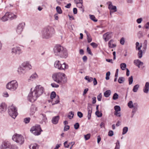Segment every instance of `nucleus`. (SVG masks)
<instances>
[{
  "label": "nucleus",
  "instance_id": "nucleus-42",
  "mask_svg": "<svg viewBox=\"0 0 149 149\" xmlns=\"http://www.w3.org/2000/svg\"><path fill=\"white\" fill-rule=\"evenodd\" d=\"M110 75V72L108 71L107 72L106 74V77L105 79L106 80H108L109 79V76Z\"/></svg>",
  "mask_w": 149,
  "mask_h": 149
},
{
  "label": "nucleus",
  "instance_id": "nucleus-14",
  "mask_svg": "<svg viewBox=\"0 0 149 149\" xmlns=\"http://www.w3.org/2000/svg\"><path fill=\"white\" fill-rule=\"evenodd\" d=\"M11 53L15 55H19L22 53V50L20 47H16L12 49Z\"/></svg>",
  "mask_w": 149,
  "mask_h": 149
},
{
  "label": "nucleus",
  "instance_id": "nucleus-21",
  "mask_svg": "<svg viewBox=\"0 0 149 149\" xmlns=\"http://www.w3.org/2000/svg\"><path fill=\"white\" fill-rule=\"evenodd\" d=\"M59 119V116H58L53 117L52 120V123L54 124H56L58 123Z\"/></svg>",
  "mask_w": 149,
  "mask_h": 149
},
{
  "label": "nucleus",
  "instance_id": "nucleus-10",
  "mask_svg": "<svg viewBox=\"0 0 149 149\" xmlns=\"http://www.w3.org/2000/svg\"><path fill=\"white\" fill-rule=\"evenodd\" d=\"M128 107L130 108H133L132 111V113H133L132 116L134 115V113L137 111L138 108V104L137 103H133L132 101H130L127 104Z\"/></svg>",
  "mask_w": 149,
  "mask_h": 149
},
{
  "label": "nucleus",
  "instance_id": "nucleus-33",
  "mask_svg": "<svg viewBox=\"0 0 149 149\" xmlns=\"http://www.w3.org/2000/svg\"><path fill=\"white\" fill-rule=\"evenodd\" d=\"M56 10L57 12L59 14H61L62 13V11L60 7L58 6L56 8Z\"/></svg>",
  "mask_w": 149,
  "mask_h": 149
},
{
  "label": "nucleus",
  "instance_id": "nucleus-18",
  "mask_svg": "<svg viewBox=\"0 0 149 149\" xmlns=\"http://www.w3.org/2000/svg\"><path fill=\"white\" fill-rule=\"evenodd\" d=\"M27 71V70L21 66L19 67L17 70L18 73L20 75L24 74Z\"/></svg>",
  "mask_w": 149,
  "mask_h": 149
},
{
  "label": "nucleus",
  "instance_id": "nucleus-30",
  "mask_svg": "<svg viewBox=\"0 0 149 149\" xmlns=\"http://www.w3.org/2000/svg\"><path fill=\"white\" fill-rule=\"evenodd\" d=\"M116 145L114 149H120V145L119 141L117 140L116 143Z\"/></svg>",
  "mask_w": 149,
  "mask_h": 149
},
{
  "label": "nucleus",
  "instance_id": "nucleus-35",
  "mask_svg": "<svg viewBox=\"0 0 149 149\" xmlns=\"http://www.w3.org/2000/svg\"><path fill=\"white\" fill-rule=\"evenodd\" d=\"M37 77V75L36 73H34L32 74L30 77L29 79L33 81V79H35Z\"/></svg>",
  "mask_w": 149,
  "mask_h": 149
},
{
  "label": "nucleus",
  "instance_id": "nucleus-1",
  "mask_svg": "<svg viewBox=\"0 0 149 149\" xmlns=\"http://www.w3.org/2000/svg\"><path fill=\"white\" fill-rule=\"evenodd\" d=\"M44 91L45 89L43 87L40 85L37 86L34 90L29 94L28 100L30 102H34L43 94Z\"/></svg>",
  "mask_w": 149,
  "mask_h": 149
},
{
  "label": "nucleus",
  "instance_id": "nucleus-8",
  "mask_svg": "<svg viewBox=\"0 0 149 149\" xmlns=\"http://www.w3.org/2000/svg\"><path fill=\"white\" fill-rule=\"evenodd\" d=\"M54 66L55 68L60 70H65L68 68V65L64 63L63 64L61 63L59 61H56L54 63Z\"/></svg>",
  "mask_w": 149,
  "mask_h": 149
},
{
  "label": "nucleus",
  "instance_id": "nucleus-25",
  "mask_svg": "<svg viewBox=\"0 0 149 149\" xmlns=\"http://www.w3.org/2000/svg\"><path fill=\"white\" fill-rule=\"evenodd\" d=\"M111 92L109 90L106 91L104 94V96L106 97H108L111 95Z\"/></svg>",
  "mask_w": 149,
  "mask_h": 149
},
{
  "label": "nucleus",
  "instance_id": "nucleus-34",
  "mask_svg": "<svg viewBox=\"0 0 149 149\" xmlns=\"http://www.w3.org/2000/svg\"><path fill=\"white\" fill-rule=\"evenodd\" d=\"M140 60L137 59L134 60V63L135 64V65H136L137 66H138L139 67V68H140V66H139V63L140 62Z\"/></svg>",
  "mask_w": 149,
  "mask_h": 149
},
{
  "label": "nucleus",
  "instance_id": "nucleus-11",
  "mask_svg": "<svg viewBox=\"0 0 149 149\" xmlns=\"http://www.w3.org/2000/svg\"><path fill=\"white\" fill-rule=\"evenodd\" d=\"M6 16H8V19H16L17 16L16 15H15L13 14L10 12H7L6 13L5 15L1 19L3 22H5L7 21V19H6L4 20V18Z\"/></svg>",
  "mask_w": 149,
  "mask_h": 149
},
{
  "label": "nucleus",
  "instance_id": "nucleus-63",
  "mask_svg": "<svg viewBox=\"0 0 149 149\" xmlns=\"http://www.w3.org/2000/svg\"><path fill=\"white\" fill-rule=\"evenodd\" d=\"M77 9L76 8H74L73 9V12L74 14H77Z\"/></svg>",
  "mask_w": 149,
  "mask_h": 149
},
{
  "label": "nucleus",
  "instance_id": "nucleus-29",
  "mask_svg": "<svg viewBox=\"0 0 149 149\" xmlns=\"http://www.w3.org/2000/svg\"><path fill=\"white\" fill-rule=\"evenodd\" d=\"M128 131V128L127 127H125L123 128V132L122 134L124 135L126 134Z\"/></svg>",
  "mask_w": 149,
  "mask_h": 149
},
{
  "label": "nucleus",
  "instance_id": "nucleus-52",
  "mask_svg": "<svg viewBox=\"0 0 149 149\" xmlns=\"http://www.w3.org/2000/svg\"><path fill=\"white\" fill-rule=\"evenodd\" d=\"M59 102V97L58 95H57V100L55 101L54 103H53L52 104L53 105L55 104H58Z\"/></svg>",
  "mask_w": 149,
  "mask_h": 149
},
{
  "label": "nucleus",
  "instance_id": "nucleus-53",
  "mask_svg": "<svg viewBox=\"0 0 149 149\" xmlns=\"http://www.w3.org/2000/svg\"><path fill=\"white\" fill-rule=\"evenodd\" d=\"M67 143L68 141H66L64 143V146L66 148H68L69 146V144H68Z\"/></svg>",
  "mask_w": 149,
  "mask_h": 149
},
{
  "label": "nucleus",
  "instance_id": "nucleus-22",
  "mask_svg": "<svg viewBox=\"0 0 149 149\" xmlns=\"http://www.w3.org/2000/svg\"><path fill=\"white\" fill-rule=\"evenodd\" d=\"M108 8L110 10H113L114 12L117 11V8L116 6H113L111 2H109V4Z\"/></svg>",
  "mask_w": 149,
  "mask_h": 149
},
{
  "label": "nucleus",
  "instance_id": "nucleus-48",
  "mask_svg": "<svg viewBox=\"0 0 149 149\" xmlns=\"http://www.w3.org/2000/svg\"><path fill=\"white\" fill-rule=\"evenodd\" d=\"M77 114L79 118H81L83 117V113L81 112L78 111L77 113Z\"/></svg>",
  "mask_w": 149,
  "mask_h": 149
},
{
  "label": "nucleus",
  "instance_id": "nucleus-24",
  "mask_svg": "<svg viewBox=\"0 0 149 149\" xmlns=\"http://www.w3.org/2000/svg\"><path fill=\"white\" fill-rule=\"evenodd\" d=\"M113 40H111L109 41L108 43V46L109 47L111 48H113L116 46V44H112V43L113 42Z\"/></svg>",
  "mask_w": 149,
  "mask_h": 149
},
{
  "label": "nucleus",
  "instance_id": "nucleus-36",
  "mask_svg": "<svg viewBox=\"0 0 149 149\" xmlns=\"http://www.w3.org/2000/svg\"><path fill=\"white\" fill-rule=\"evenodd\" d=\"M128 81L129 85H131L133 81V77L132 76L129 77Z\"/></svg>",
  "mask_w": 149,
  "mask_h": 149
},
{
  "label": "nucleus",
  "instance_id": "nucleus-50",
  "mask_svg": "<svg viewBox=\"0 0 149 149\" xmlns=\"http://www.w3.org/2000/svg\"><path fill=\"white\" fill-rule=\"evenodd\" d=\"M120 44L122 45H123L125 43V39L123 38H122L120 40Z\"/></svg>",
  "mask_w": 149,
  "mask_h": 149
},
{
  "label": "nucleus",
  "instance_id": "nucleus-31",
  "mask_svg": "<svg viewBox=\"0 0 149 149\" xmlns=\"http://www.w3.org/2000/svg\"><path fill=\"white\" fill-rule=\"evenodd\" d=\"M56 97V94L54 91L52 92L50 95V98L51 99H53Z\"/></svg>",
  "mask_w": 149,
  "mask_h": 149
},
{
  "label": "nucleus",
  "instance_id": "nucleus-38",
  "mask_svg": "<svg viewBox=\"0 0 149 149\" xmlns=\"http://www.w3.org/2000/svg\"><path fill=\"white\" fill-rule=\"evenodd\" d=\"M95 115L98 117H100L102 116V114L101 113H100L98 111H97L95 113Z\"/></svg>",
  "mask_w": 149,
  "mask_h": 149
},
{
  "label": "nucleus",
  "instance_id": "nucleus-43",
  "mask_svg": "<svg viewBox=\"0 0 149 149\" xmlns=\"http://www.w3.org/2000/svg\"><path fill=\"white\" fill-rule=\"evenodd\" d=\"M120 111H115L114 113V115L119 117H120L121 116V114L119 112Z\"/></svg>",
  "mask_w": 149,
  "mask_h": 149
},
{
  "label": "nucleus",
  "instance_id": "nucleus-49",
  "mask_svg": "<svg viewBox=\"0 0 149 149\" xmlns=\"http://www.w3.org/2000/svg\"><path fill=\"white\" fill-rule=\"evenodd\" d=\"M87 41L88 43L92 41V39L90 36H89V35H87Z\"/></svg>",
  "mask_w": 149,
  "mask_h": 149
},
{
  "label": "nucleus",
  "instance_id": "nucleus-28",
  "mask_svg": "<svg viewBox=\"0 0 149 149\" xmlns=\"http://www.w3.org/2000/svg\"><path fill=\"white\" fill-rule=\"evenodd\" d=\"M89 16L90 19L94 22H97V20L96 18L94 15H89Z\"/></svg>",
  "mask_w": 149,
  "mask_h": 149
},
{
  "label": "nucleus",
  "instance_id": "nucleus-57",
  "mask_svg": "<svg viewBox=\"0 0 149 149\" xmlns=\"http://www.w3.org/2000/svg\"><path fill=\"white\" fill-rule=\"evenodd\" d=\"M142 21V18H141L138 19L136 20V22L138 24H140L141 23Z\"/></svg>",
  "mask_w": 149,
  "mask_h": 149
},
{
  "label": "nucleus",
  "instance_id": "nucleus-60",
  "mask_svg": "<svg viewBox=\"0 0 149 149\" xmlns=\"http://www.w3.org/2000/svg\"><path fill=\"white\" fill-rule=\"evenodd\" d=\"M92 103L93 104H95L96 102V97H93L92 98Z\"/></svg>",
  "mask_w": 149,
  "mask_h": 149
},
{
  "label": "nucleus",
  "instance_id": "nucleus-12",
  "mask_svg": "<svg viewBox=\"0 0 149 149\" xmlns=\"http://www.w3.org/2000/svg\"><path fill=\"white\" fill-rule=\"evenodd\" d=\"M139 45V43L138 42H136V50H139V52L138 53V55L139 58H142L143 55V52L141 50V48L142 47V45L139 46H138Z\"/></svg>",
  "mask_w": 149,
  "mask_h": 149
},
{
  "label": "nucleus",
  "instance_id": "nucleus-39",
  "mask_svg": "<svg viewBox=\"0 0 149 149\" xmlns=\"http://www.w3.org/2000/svg\"><path fill=\"white\" fill-rule=\"evenodd\" d=\"M114 109L115 110V111H120L121 110L120 107L118 105H116L114 107Z\"/></svg>",
  "mask_w": 149,
  "mask_h": 149
},
{
  "label": "nucleus",
  "instance_id": "nucleus-62",
  "mask_svg": "<svg viewBox=\"0 0 149 149\" xmlns=\"http://www.w3.org/2000/svg\"><path fill=\"white\" fill-rule=\"evenodd\" d=\"M40 115H41L43 117V120H44L47 119V118L46 116L45 115L43 114H41Z\"/></svg>",
  "mask_w": 149,
  "mask_h": 149
},
{
  "label": "nucleus",
  "instance_id": "nucleus-54",
  "mask_svg": "<svg viewBox=\"0 0 149 149\" xmlns=\"http://www.w3.org/2000/svg\"><path fill=\"white\" fill-rule=\"evenodd\" d=\"M149 88L144 87L143 89V92L146 93H148L149 91Z\"/></svg>",
  "mask_w": 149,
  "mask_h": 149
},
{
  "label": "nucleus",
  "instance_id": "nucleus-61",
  "mask_svg": "<svg viewBox=\"0 0 149 149\" xmlns=\"http://www.w3.org/2000/svg\"><path fill=\"white\" fill-rule=\"evenodd\" d=\"M93 83L94 85H96L97 84V81L95 78L93 79Z\"/></svg>",
  "mask_w": 149,
  "mask_h": 149
},
{
  "label": "nucleus",
  "instance_id": "nucleus-27",
  "mask_svg": "<svg viewBox=\"0 0 149 149\" xmlns=\"http://www.w3.org/2000/svg\"><path fill=\"white\" fill-rule=\"evenodd\" d=\"M125 80V78L124 77H119L118 80V82L120 84H122L123 83Z\"/></svg>",
  "mask_w": 149,
  "mask_h": 149
},
{
  "label": "nucleus",
  "instance_id": "nucleus-32",
  "mask_svg": "<svg viewBox=\"0 0 149 149\" xmlns=\"http://www.w3.org/2000/svg\"><path fill=\"white\" fill-rule=\"evenodd\" d=\"M120 68L123 70H124L126 68V65L125 63H121L120 64Z\"/></svg>",
  "mask_w": 149,
  "mask_h": 149
},
{
  "label": "nucleus",
  "instance_id": "nucleus-20",
  "mask_svg": "<svg viewBox=\"0 0 149 149\" xmlns=\"http://www.w3.org/2000/svg\"><path fill=\"white\" fill-rule=\"evenodd\" d=\"M6 105L4 103H2L0 104V112L3 113L5 111L6 109Z\"/></svg>",
  "mask_w": 149,
  "mask_h": 149
},
{
  "label": "nucleus",
  "instance_id": "nucleus-59",
  "mask_svg": "<svg viewBox=\"0 0 149 149\" xmlns=\"http://www.w3.org/2000/svg\"><path fill=\"white\" fill-rule=\"evenodd\" d=\"M70 128V126L68 125H66L65 127L64 128V130L65 131H67Z\"/></svg>",
  "mask_w": 149,
  "mask_h": 149
},
{
  "label": "nucleus",
  "instance_id": "nucleus-7",
  "mask_svg": "<svg viewBox=\"0 0 149 149\" xmlns=\"http://www.w3.org/2000/svg\"><path fill=\"white\" fill-rule=\"evenodd\" d=\"M12 139L20 145L22 144L24 142V138L22 135L17 134L13 136Z\"/></svg>",
  "mask_w": 149,
  "mask_h": 149
},
{
  "label": "nucleus",
  "instance_id": "nucleus-64",
  "mask_svg": "<svg viewBox=\"0 0 149 149\" xmlns=\"http://www.w3.org/2000/svg\"><path fill=\"white\" fill-rule=\"evenodd\" d=\"M144 87L149 88V82H146V83Z\"/></svg>",
  "mask_w": 149,
  "mask_h": 149
},
{
  "label": "nucleus",
  "instance_id": "nucleus-44",
  "mask_svg": "<svg viewBox=\"0 0 149 149\" xmlns=\"http://www.w3.org/2000/svg\"><path fill=\"white\" fill-rule=\"evenodd\" d=\"M79 127V124L78 123H76L74 125V128L75 130L78 129Z\"/></svg>",
  "mask_w": 149,
  "mask_h": 149
},
{
  "label": "nucleus",
  "instance_id": "nucleus-51",
  "mask_svg": "<svg viewBox=\"0 0 149 149\" xmlns=\"http://www.w3.org/2000/svg\"><path fill=\"white\" fill-rule=\"evenodd\" d=\"M91 45L93 47V48H96L97 46V45L94 42H92L91 43Z\"/></svg>",
  "mask_w": 149,
  "mask_h": 149
},
{
  "label": "nucleus",
  "instance_id": "nucleus-9",
  "mask_svg": "<svg viewBox=\"0 0 149 149\" xmlns=\"http://www.w3.org/2000/svg\"><path fill=\"white\" fill-rule=\"evenodd\" d=\"M8 111L10 116L13 118H15L18 114L16 108L13 105L9 107Z\"/></svg>",
  "mask_w": 149,
  "mask_h": 149
},
{
  "label": "nucleus",
  "instance_id": "nucleus-19",
  "mask_svg": "<svg viewBox=\"0 0 149 149\" xmlns=\"http://www.w3.org/2000/svg\"><path fill=\"white\" fill-rule=\"evenodd\" d=\"M10 143L8 141H4L2 143L0 148L1 149H4L9 148L10 145Z\"/></svg>",
  "mask_w": 149,
  "mask_h": 149
},
{
  "label": "nucleus",
  "instance_id": "nucleus-55",
  "mask_svg": "<svg viewBox=\"0 0 149 149\" xmlns=\"http://www.w3.org/2000/svg\"><path fill=\"white\" fill-rule=\"evenodd\" d=\"M113 135V132L112 130H110L108 133V135L110 136H111Z\"/></svg>",
  "mask_w": 149,
  "mask_h": 149
},
{
  "label": "nucleus",
  "instance_id": "nucleus-6",
  "mask_svg": "<svg viewBox=\"0 0 149 149\" xmlns=\"http://www.w3.org/2000/svg\"><path fill=\"white\" fill-rule=\"evenodd\" d=\"M30 131L34 135H38L40 134L42 130L40 125H36L31 128Z\"/></svg>",
  "mask_w": 149,
  "mask_h": 149
},
{
  "label": "nucleus",
  "instance_id": "nucleus-2",
  "mask_svg": "<svg viewBox=\"0 0 149 149\" xmlns=\"http://www.w3.org/2000/svg\"><path fill=\"white\" fill-rule=\"evenodd\" d=\"M52 77L54 81L60 84H65L67 81V78L65 74L63 73H54L52 74Z\"/></svg>",
  "mask_w": 149,
  "mask_h": 149
},
{
  "label": "nucleus",
  "instance_id": "nucleus-26",
  "mask_svg": "<svg viewBox=\"0 0 149 149\" xmlns=\"http://www.w3.org/2000/svg\"><path fill=\"white\" fill-rule=\"evenodd\" d=\"M139 87V85L138 84H137L134 86L133 87L132 91L134 92H136Z\"/></svg>",
  "mask_w": 149,
  "mask_h": 149
},
{
  "label": "nucleus",
  "instance_id": "nucleus-45",
  "mask_svg": "<svg viewBox=\"0 0 149 149\" xmlns=\"http://www.w3.org/2000/svg\"><path fill=\"white\" fill-rule=\"evenodd\" d=\"M84 138L86 140L89 139L90 137V134H87L86 135H84Z\"/></svg>",
  "mask_w": 149,
  "mask_h": 149
},
{
  "label": "nucleus",
  "instance_id": "nucleus-13",
  "mask_svg": "<svg viewBox=\"0 0 149 149\" xmlns=\"http://www.w3.org/2000/svg\"><path fill=\"white\" fill-rule=\"evenodd\" d=\"M25 25L24 22H23L19 23L17 26L16 32L18 34H20L22 31Z\"/></svg>",
  "mask_w": 149,
  "mask_h": 149
},
{
  "label": "nucleus",
  "instance_id": "nucleus-46",
  "mask_svg": "<svg viewBox=\"0 0 149 149\" xmlns=\"http://www.w3.org/2000/svg\"><path fill=\"white\" fill-rule=\"evenodd\" d=\"M51 85L53 88H58L59 86L58 85L56 84L55 83H52Z\"/></svg>",
  "mask_w": 149,
  "mask_h": 149
},
{
  "label": "nucleus",
  "instance_id": "nucleus-41",
  "mask_svg": "<svg viewBox=\"0 0 149 149\" xmlns=\"http://www.w3.org/2000/svg\"><path fill=\"white\" fill-rule=\"evenodd\" d=\"M118 95L116 93H115L113 95V100H116L118 98Z\"/></svg>",
  "mask_w": 149,
  "mask_h": 149
},
{
  "label": "nucleus",
  "instance_id": "nucleus-37",
  "mask_svg": "<svg viewBox=\"0 0 149 149\" xmlns=\"http://www.w3.org/2000/svg\"><path fill=\"white\" fill-rule=\"evenodd\" d=\"M30 120V118H26L24 119V122L25 124H27L29 123Z\"/></svg>",
  "mask_w": 149,
  "mask_h": 149
},
{
  "label": "nucleus",
  "instance_id": "nucleus-47",
  "mask_svg": "<svg viewBox=\"0 0 149 149\" xmlns=\"http://www.w3.org/2000/svg\"><path fill=\"white\" fill-rule=\"evenodd\" d=\"M102 97V95L101 93H100L97 96V99L99 101L101 100Z\"/></svg>",
  "mask_w": 149,
  "mask_h": 149
},
{
  "label": "nucleus",
  "instance_id": "nucleus-4",
  "mask_svg": "<svg viewBox=\"0 0 149 149\" xmlns=\"http://www.w3.org/2000/svg\"><path fill=\"white\" fill-rule=\"evenodd\" d=\"M54 33V29L50 26H48L42 30L41 35L42 38L48 39L51 38Z\"/></svg>",
  "mask_w": 149,
  "mask_h": 149
},
{
  "label": "nucleus",
  "instance_id": "nucleus-17",
  "mask_svg": "<svg viewBox=\"0 0 149 149\" xmlns=\"http://www.w3.org/2000/svg\"><path fill=\"white\" fill-rule=\"evenodd\" d=\"M21 66L23 67L27 70H30L31 68V65L29 64V62L28 61L24 62Z\"/></svg>",
  "mask_w": 149,
  "mask_h": 149
},
{
  "label": "nucleus",
  "instance_id": "nucleus-23",
  "mask_svg": "<svg viewBox=\"0 0 149 149\" xmlns=\"http://www.w3.org/2000/svg\"><path fill=\"white\" fill-rule=\"evenodd\" d=\"M29 148L30 149H38L39 146L36 143H32L29 146Z\"/></svg>",
  "mask_w": 149,
  "mask_h": 149
},
{
  "label": "nucleus",
  "instance_id": "nucleus-40",
  "mask_svg": "<svg viewBox=\"0 0 149 149\" xmlns=\"http://www.w3.org/2000/svg\"><path fill=\"white\" fill-rule=\"evenodd\" d=\"M9 149H17V147L15 145H11L10 143V146L9 147Z\"/></svg>",
  "mask_w": 149,
  "mask_h": 149
},
{
  "label": "nucleus",
  "instance_id": "nucleus-58",
  "mask_svg": "<svg viewBox=\"0 0 149 149\" xmlns=\"http://www.w3.org/2000/svg\"><path fill=\"white\" fill-rule=\"evenodd\" d=\"M145 28L146 29H149V22H147L145 25Z\"/></svg>",
  "mask_w": 149,
  "mask_h": 149
},
{
  "label": "nucleus",
  "instance_id": "nucleus-3",
  "mask_svg": "<svg viewBox=\"0 0 149 149\" xmlns=\"http://www.w3.org/2000/svg\"><path fill=\"white\" fill-rule=\"evenodd\" d=\"M54 52L56 55L59 56L61 58H66L68 53L66 49L59 45L55 46L54 48Z\"/></svg>",
  "mask_w": 149,
  "mask_h": 149
},
{
  "label": "nucleus",
  "instance_id": "nucleus-56",
  "mask_svg": "<svg viewBox=\"0 0 149 149\" xmlns=\"http://www.w3.org/2000/svg\"><path fill=\"white\" fill-rule=\"evenodd\" d=\"M87 51L89 54H90L91 55H93L92 53V52L89 47H87Z\"/></svg>",
  "mask_w": 149,
  "mask_h": 149
},
{
  "label": "nucleus",
  "instance_id": "nucleus-15",
  "mask_svg": "<svg viewBox=\"0 0 149 149\" xmlns=\"http://www.w3.org/2000/svg\"><path fill=\"white\" fill-rule=\"evenodd\" d=\"M112 32H107L103 35V38L105 42L108 41L112 37Z\"/></svg>",
  "mask_w": 149,
  "mask_h": 149
},
{
  "label": "nucleus",
  "instance_id": "nucleus-5",
  "mask_svg": "<svg viewBox=\"0 0 149 149\" xmlns=\"http://www.w3.org/2000/svg\"><path fill=\"white\" fill-rule=\"evenodd\" d=\"M18 87V84L16 80L11 81L6 85V88L12 91H15Z\"/></svg>",
  "mask_w": 149,
  "mask_h": 149
},
{
  "label": "nucleus",
  "instance_id": "nucleus-16",
  "mask_svg": "<svg viewBox=\"0 0 149 149\" xmlns=\"http://www.w3.org/2000/svg\"><path fill=\"white\" fill-rule=\"evenodd\" d=\"M87 109L88 112V120H90L91 118L92 110V108L91 104H88Z\"/></svg>",
  "mask_w": 149,
  "mask_h": 149
}]
</instances>
